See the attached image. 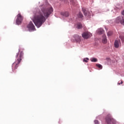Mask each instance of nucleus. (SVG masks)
I'll return each instance as SVG.
<instances>
[{
  "instance_id": "nucleus-20",
  "label": "nucleus",
  "mask_w": 124,
  "mask_h": 124,
  "mask_svg": "<svg viewBox=\"0 0 124 124\" xmlns=\"http://www.w3.org/2000/svg\"><path fill=\"white\" fill-rule=\"evenodd\" d=\"M112 34H113V32H112V31H109L108 32V36H110L112 35Z\"/></svg>"
},
{
  "instance_id": "nucleus-11",
  "label": "nucleus",
  "mask_w": 124,
  "mask_h": 124,
  "mask_svg": "<svg viewBox=\"0 0 124 124\" xmlns=\"http://www.w3.org/2000/svg\"><path fill=\"white\" fill-rule=\"evenodd\" d=\"M61 14L65 17H68V16H69V13H68V12H62Z\"/></svg>"
},
{
  "instance_id": "nucleus-17",
  "label": "nucleus",
  "mask_w": 124,
  "mask_h": 124,
  "mask_svg": "<svg viewBox=\"0 0 124 124\" xmlns=\"http://www.w3.org/2000/svg\"><path fill=\"white\" fill-rule=\"evenodd\" d=\"M96 66L98 67L100 69H102V66L100 64H96Z\"/></svg>"
},
{
  "instance_id": "nucleus-10",
  "label": "nucleus",
  "mask_w": 124,
  "mask_h": 124,
  "mask_svg": "<svg viewBox=\"0 0 124 124\" xmlns=\"http://www.w3.org/2000/svg\"><path fill=\"white\" fill-rule=\"evenodd\" d=\"M74 38H75L76 41H77V42H79L81 41V36H79L78 35H75Z\"/></svg>"
},
{
  "instance_id": "nucleus-16",
  "label": "nucleus",
  "mask_w": 124,
  "mask_h": 124,
  "mask_svg": "<svg viewBox=\"0 0 124 124\" xmlns=\"http://www.w3.org/2000/svg\"><path fill=\"white\" fill-rule=\"evenodd\" d=\"M78 18H83V14H82V13L79 12L78 15Z\"/></svg>"
},
{
  "instance_id": "nucleus-5",
  "label": "nucleus",
  "mask_w": 124,
  "mask_h": 124,
  "mask_svg": "<svg viewBox=\"0 0 124 124\" xmlns=\"http://www.w3.org/2000/svg\"><path fill=\"white\" fill-rule=\"evenodd\" d=\"M93 34L90 32H84L82 34V36L84 39H88L92 36Z\"/></svg>"
},
{
  "instance_id": "nucleus-18",
  "label": "nucleus",
  "mask_w": 124,
  "mask_h": 124,
  "mask_svg": "<svg viewBox=\"0 0 124 124\" xmlns=\"http://www.w3.org/2000/svg\"><path fill=\"white\" fill-rule=\"evenodd\" d=\"M88 61H89V58H84V59H83V62H88Z\"/></svg>"
},
{
  "instance_id": "nucleus-22",
  "label": "nucleus",
  "mask_w": 124,
  "mask_h": 124,
  "mask_svg": "<svg viewBox=\"0 0 124 124\" xmlns=\"http://www.w3.org/2000/svg\"><path fill=\"white\" fill-rule=\"evenodd\" d=\"M123 80H122L121 83L118 82L117 84H118V85H120L121 84V85L123 84Z\"/></svg>"
},
{
  "instance_id": "nucleus-23",
  "label": "nucleus",
  "mask_w": 124,
  "mask_h": 124,
  "mask_svg": "<svg viewBox=\"0 0 124 124\" xmlns=\"http://www.w3.org/2000/svg\"><path fill=\"white\" fill-rule=\"evenodd\" d=\"M122 15H123V16H124V11L122 12Z\"/></svg>"
},
{
  "instance_id": "nucleus-15",
  "label": "nucleus",
  "mask_w": 124,
  "mask_h": 124,
  "mask_svg": "<svg viewBox=\"0 0 124 124\" xmlns=\"http://www.w3.org/2000/svg\"><path fill=\"white\" fill-rule=\"evenodd\" d=\"M90 60L91 62H97V59L96 58H91Z\"/></svg>"
},
{
  "instance_id": "nucleus-12",
  "label": "nucleus",
  "mask_w": 124,
  "mask_h": 124,
  "mask_svg": "<svg viewBox=\"0 0 124 124\" xmlns=\"http://www.w3.org/2000/svg\"><path fill=\"white\" fill-rule=\"evenodd\" d=\"M102 42L105 44L106 43H107V39L106 38V35H103L102 36Z\"/></svg>"
},
{
  "instance_id": "nucleus-21",
  "label": "nucleus",
  "mask_w": 124,
  "mask_h": 124,
  "mask_svg": "<svg viewBox=\"0 0 124 124\" xmlns=\"http://www.w3.org/2000/svg\"><path fill=\"white\" fill-rule=\"evenodd\" d=\"M94 124H99V122H98V120H95L94 121Z\"/></svg>"
},
{
  "instance_id": "nucleus-2",
  "label": "nucleus",
  "mask_w": 124,
  "mask_h": 124,
  "mask_svg": "<svg viewBox=\"0 0 124 124\" xmlns=\"http://www.w3.org/2000/svg\"><path fill=\"white\" fill-rule=\"evenodd\" d=\"M19 53H17L16 57L17 58L16 61L13 63L12 65V70L14 71L16 70L17 68H18V66H19V64L21 62V61H22V59H23V56H24V53L23 51H20V49H19Z\"/></svg>"
},
{
  "instance_id": "nucleus-9",
  "label": "nucleus",
  "mask_w": 124,
  "mask_h": 124,
  "mask_svg": "<svg viewBox=\"0 0 124 124\" xmlns=\"http://www.w3.org/2000/svg\"><path fill=\"white\" fill-rule=\"evenodd\" d=\"M82 11L83 12L85 16H86L87 17H89V16H91V14L90 13V12H88L84 8H82Z\"/></svg>"
},
{
  "instance_id": "nucleus-6",
  "label": "nucleus",
  "mask_w": 124,
  "mask_h": 124,
  "mask_svg": "<svg viewBox=\"0 0 124 124\" xmlns=\"http://www.w3.org/2000/svg\"><path fill=\"white\" fill-rule=\"evenodd\" d=\"M116 22L117 24L121 23V25H123L124 26V18L123 16H118L116 19Z\"/></svg>"
},
{
  "instance_id": "nucleus-3",
  "label": "nucleus",
  "mask_w": 124,
  "mask_h": 124,
  "mask_svg": "<svg viewBox=\"0 0 124 124\" xmlns=\"http://www.w3.org/2000/svg\"><path fill=\"white\" fill-rule=\"evenodd\" d=\"M16 16L17 18L16 20V25H21V24H22V21H23V19H24V17H23V16L21 15V14H18Z\"/></svg>"
},
{
  "instance_id": "nucleus-19",
  "label": "nucleus",
  "mask_w": 124,
  "mask_h": 124,
  "mask_svg": "<svg viewBox=\"0 0 124 124\" xmlns=\"http://www.w3.org/2000/svg\"><path fill=\"white\" fill-rule=\"evenodd\" d=\"M120 38L121 39L122 42H124V36H120Z\"/></svg>"
},
{
  "instance_id": "nucleus-13",
  "label": "nucleus",
  "mask_w": 124,
  "mask_h": 124,
  "mask_svg": "<svg viewBox=\"0 0 124 124\" xmlns=\"http://www.w3.org/2000/svg\"><path fill=\"white\" fill-rule=\"evenodd\" d=\"M97 32L99 34H102V33H104V30L102 29H100L97 30Z\"/></svg>"
},
{
  "instance_id": "nucleus-8",
  "label": "nucleus",
  "mask_w": 124,
  "mask_h": 124,
  "mask_svg": "<svg viewBox=\"0 0 124 124\" xmlns=\"http://www.w3.org/2000/svg\"><path fill=\"white\" fill-rule=\"evenodd\" d=\"M122 46L120 40H116L114 42V47L115 48H119L120 46Z\"/></svg>"
},
{
  "instance_id": "nucleus-1",
  "label": "nucleus",
  "mask_w": 124,
  "mask_h": 124,
  "mask_svg": "<svg viewBox=\"0 0 124 124\" xmlns=\"http://www.w3.org/2000/svg\"><path fill=\"white\" fill-rule=\"evenodd\" d=\"M53 8H43L41 11L37 9L36 12H34L35 15L33 19V22L37 28H40L45 21H46V18H48L52 12H53Z\"/></svg>"
},
{
  "instance_id": "nucleus-14",
  "label": "nucleus",
  "mask_w": 124,
  "mask_h": 124,
  "mask_svg": "<svg viewBox=\"0 0 124 124\" xmlns=\"http://www.w3.org/2000/svg\"><path fill=\"white\" fill-rule=\"evenodd\" d=\"M77 29H78V30H80V29H82V24L80 23H78L77 25Z\"/></svg>"
},
{
  "instance_id": "nucleus-7",
  "label": "nucleus",
  "mask_w": 124,
  "mask_h": 124,
  "mask_svg": "<svg viewBox=\"0 0 124 124\" xmlns=\"http://www.w3.org/2000/svg\"><path fill=\"white\" fill-rule=\"evenodd\" d=\"M28 29H29V31H34L35 30V27H34V25L32 23V22L30 21L28 25L27 26Z\"/></svg>"
},
{
  "instance_id": "nucleus-4",
  "label": "nucleus",
  "mask_w": 124,
  "mask_h": 124,
  "mask_svg": "<svg viewBox=\"0 0 124 124\" xmlns=\"http://www.w3.org/2000/svg\"><path fill=\"white\" fill-rule=\"evenodd\" d=\"M106 122L108 124H116V121L109 116L106 117Z\"/></svg>"
}]
</instances>
